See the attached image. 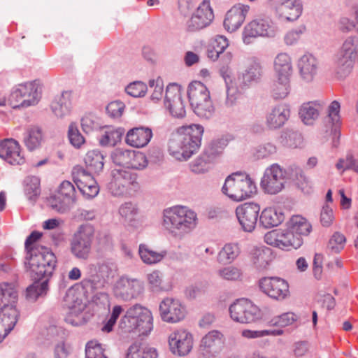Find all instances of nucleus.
<instances>
[{"label":"nucleus","instance_id":"f257e3e1","mask_svg":"<svg viewBox=\"0 0 358 358\" xmlns=\"http://www.w3.org/2000/svg\"><path fill=\"white\" fill-rule=\"evenodd\" d=\"M203 127L192 124L178 127L168 143V151L178 161H187L199 150L203 134Z\"/></svg>","mask_w":358,"mask_h":358},{"label":"nucleus","instance_id":"f03ea898","mask_svg":"<svg viewBox=\"0 0 358 358\" xmlns=\"http://www.w3.org/2000/svg\"><path fill=\"white\" fill-rule=\"evenodd\" d=\"M41 234L33 231L25 241L26 256L24 266L27 269L38 276L52 274L56 266V257L48 248L39 245L37 241Z\"/></svg>","mask_w":358,"mask_h":358},{"label":"nucleus","instance_id":"7ed1b4c3","mask_svg":"<svg viewBox=\"0 0 358 358\" xmlns=\"http://www.w3.org/2000/svg\"><path fill=\"white\" fill-rule=\"evenodd\" d=\"M196 213L186 206H176L163 210V229L174 238H183L196 227Z\"/></svg>","mask_w":358,"mask_h":358},{"label":"nucleus","instance_id":"20e7f679","mask_svg":"<svg viewBox=\"0 0 358 358\" xmlns=\"http://www.w3.org/2000/svg\"><path fill=\"white\" fill-rule=\"evenodd\" d=\"M119 325L125 333L148 335L153 329L152 312L148 308L136 303L127 310Z\"/></svg>","mask_w":358,"mask_h":358},{"label":"nucleus","instance_id":"39448f33","mask_svg":"<svg viewBox=\"0 0 358 358\" xmlns=\"http://www.w3.org/2000/svg\"><path fill=\"white\" fill-rule=\"evenodd\" d=\"M256 185L248 175L234 173L225 180L222 191L233 201H241L256 193Z\"/></svg>","mask_w":358,"mask_h":358},{"label":"nucleus","instance_id":"423d86ee","mask_svg":"<svg viewBox=\"0 0 358 358\" xmlns=\"http://www.w3.org/2000/svg\"><path fill=\"white\" fill-rule=\"evenodd\" d=\"M110 176L111 179L108 184V189L115 196L131 194L139 188L137 175L134 173L115 169L111 171Z\"/></svg>","mask_w":358,"mask_h":358},{"label":"nucleus","instance_id":"0eeeda50","mask_svg":"<svg viewBox=\"0 0 358 358\" xmlns=\"http://www.w3.org/2000/svg\"><path fill=\"white\" fill-rule=\"evenodd\" d=\"M94 235V229L90 224H81L71 241V251L79 259L89 258Z\"/></svg>","mask_w":358,"mask_h":358},{"label":"nucleus","instance_id":"6e6552de","mask_svg":"<svg viewBox=\"0 0 358 358\" xmlns=\"http://www.w3.org/2000/svg\"><path fill=\"white\" fill-rule=\"evenodd\" d=\"M264 240L269 245L287 251L298 249L303 243V239L292 231L287 226L285 229L267 232Z\"/></svg>","mask_w":358,"mask_h":358},{"label":"nucleus","instance_id":"1a4fd4ad","mask_svg":"<svg viewBox=\"0 0 358 358\" xmlns=\"http://www.w3.org/2000/svg\"><path fill=\"white\" fill-rule=\"evenodd\" d=\"M144 283L142 280L123 275L115 282L113 291L117 299L129 301L141 297L144 293Z\"/></svg>","mask_w":358,"mask_h":358},{"label":"nucleus","instance_id":"9d476101","mask_svg":"<svg viewBox=\"0 0 358 358\" xmlns=\"http://www.w3.org/2000/svg\"><path fill=\"white\" fill-rule=\"evenodd\" d=\"M76 201V191L75 187L68 180L63 181L59 186L56 194L49 199L51 208L59 213L69 211Z\"/></svg>","mask_w":358,"mask_h":358},{"label":"nucleus","instance_id":"9b49d317","mask_svg":"<svg viewBox=\"0 0 358 358\" xmlns=\"http://www.w3.org/2000/svg\"><path fill=\"white\" fill-rule=\"evenodd\" d=\"M229 310L234 321L243 324L255 322L261 318L259 308L245 299L236 300L229 306Z\"/></svg>","mask_w":358,"mask_h":358},{"label":"nucleus","instance_id":"f8f14e48","mask_svg":"<svg viewBox=\"0 0 358 358\" xmlns=\"http://www.w3.org/2000/svg\"><path fill=\"white\" fill-rule=\"evenodd\" d=\"M286 178L285 171L277 164L266 169L260 182V186L265 193L276 194L285 187Z\"/></svg>","mask_w":358,"mask_h":358},{"label":"nucleus","instance_id":"ddd939ff","mask_svg":"<svg viewBox=\"0 0 358 358\" xmlns=\"http://www.w3.org/2000/svg\"><path fill=\"white\" fill-rule=\"evenodd\" d=\"M164 107L174 118L182 119L186 115V106L182 97L181 87L176 83H171L166 87Z\"/></svg>","mask_w":358,"mask_h":358},{"label":"nucleus","instance_id":"4468645a","mask_svg":"<svg viewBox=\"0 0 358 358\" xmlns=\"http://www.w3.org/2000/svg\"><path fill=\"white\" fill-rule=\"evenodd\" d=\"M278 32L276 27L268 20L257 19L247 24L243 31V41L250 44L257 37H274Z\"/></svg>","mask_w":358,"mask_h":358},{"label":"nucleus","instance_id":"2eb2a0df","mask_svg":"<svg viewBox=\"0 0 358 358\" xmlns=\"http://www.w3.org/2000/svg\"><path fill=\"white\" fill-rule=\"evenodd\" d=\"M214 14L208 0H203L185 22L187 32H196L209 26Z\"/></svg>","mask_w":358,"mask_h":358},{"label":"nucleus","instance_id":"dca6fc26","mask_svg":"<svg viewBox=\"0 0 358 358\" xmlns=\"http://www.w3.org/2000/svg\"><path fill=\"white\" fill-rule=\"evenodd\" d=\"M170 351L175 355L184 357L193 348V335L184 329H178L171 332L168 338Z\"/></svg>","mask_w":358,"mask_h":358},{"label":"nucleus","instance_id":"f3484780","mask_svg":"<svg viewBox=\"0 0 358 358\" xmlns=\"http://www.w3.org/2000/svg\"><path fill=\"white\" fill-rule=\"evenodd\" d=\"M224 336L217 330L206 334L201 340L199 352L201 358H215L224 348Z\"/></svg>","mask_w":358,"mask_h":358},{"label":"nucleus","instance_id":"a211bd4d","mask_svg":"<svg viewBox=\"0 0 358 358\" xmlns=\"http://www.w3.org/2000/svg\"><path fill=\"white\" fill-rule=\"evenodd\" d=\"M159 311L164 322L172 324L184 320L187 313L186 308L180 301L171 297H166L160 302Z\"/></svg>","mask_w":358,"mask_h":358},{"label":"nucleus","instance_id":"6ab92c4d","mask_svg":"<svg viewBox=\"0 0 358 358\" xmlns=\"http://www.w3.org/2000/svg\"><path fill=\"white\" fill-rule=\"evenodd\" d=\"M260 206L253 202L244 203L236 208V216L242 228L245 232H252L255 229Z\"/></svg>","mask_w":358,"mask_h":358},{"label":"nucleus","instance_id":"aec40b11","mask_svg":"<svg viewBox=\"0 0 358 358\" xmlns=\"http://www.w3.org/2000/svg\"><path fill=\"white\" fill-rule=\"evenodd\" d=\"M73 179L80 192L87 198L95 197L99 187L92 175L80 166L73 167L72 171Z\"/></svg>","mask_w":358,"mask_h":358},{"label":"nucleus","instance_id":"412c9836","mask_svg":"<svg viewBox=\"0 0 358 358\" xmlns=\"http://www.w3.org/2000/svg\"><path fill=\"white\" fill-rule=\"evenodd\" d=\"M259 285L260 289L273 299L281 301L289 296V285L282 278L264 277L259 280Z\"/></svg>","mask_w":358,"mask_h":358},{"label":"nucleus","instance_id":"4be33fe9","mask_svg":"<svg viewBox=\"0 0 358 358\" xmlns=\"http://www.w3.org/2000/svg\"><path fill=\"white\" fill-rule=\"evenodd\" d=\"M262 66L260 63L253 60L243 71L238 73L237 77L234 81V87L239 92L245 90L252 83L259 82L262 76Z\"/></svg>","mask_w":358,"mask_h":358},{"label":"nucleus","instance_id":"5701e85b","mask_svg":"<svg viewBox=\"0 0 358 358\" xmlns=\"http://www.w3.org/2000/svg\"><path fill=\"white\" fill-rule=\"evenodd\" d=\"M0 158L11 165H22L25 162L19 143L13 138L0 141Z\"/></svg>","mask_w":358,"mask_h":358},{"label":"nucleus","instance_id":"b1692460","mask_svg":"<svg viewBox=\"0 0 358 358\" xmlns=\"http://www.w3.org/2000/svg\"><path fill=\"white\" fill-rule=\"evenodd\" d=\"M250 10V6L242 3H236L229 10L225 15L224 27L229 32L238 29L245 20Z\"/></svg>","mask_w":358,"mask_h":358},{"label":"nucleus","instance_id":"393cba45","mask_svg":"<svg viewBox=\"0 0 358 358\" xmlns=\"http://www.w3.org/2000/svg\"><path fill=\"white\" fill-rule=\"evenodd\" d=\"M290 116V110L286 104L279 103L273 106L266 114L265 124L268 129L282 127Z\"/></svg>","mask_w":358,"mask_h":358},{"label":"nucleus","instance_id":"a878e982","mask_svg":"<svg viewBox=\"0 0 358 358\" xmlns=\"http://www.w3.org/2000/svg\"><path fill=\"white\" fill-rule=\"evenodd\" d=\"M27 270L30 271L35 281L26 289L25 297L29 301L35 302L38 299L46 296L49 290V278L52 274L38 276L29 269Z\"/></svg>","mask_w":358,"mask_h":358},{"label":"nucleus","instance_id":"bb28decb","mask_svg":"<svg viewBox=\"0 0 358 358\" xmlns=\"http://www.w3.org/2000/svg\"><path fill=\"white\" fill-rule=\"evenodd\" d=\"M152 136L150 128L141 126L129 129L127 133L125 141L133 148H141L149 143Z\"/></svg>","mask_w":358,"mask_h":358},{"label":"nucleus","instance_id":"cd10ccee","mask_svg":"<svg viewBox=\"0 0 358 358\" xmlns=\"http://www.w3.org/2000/svg\"><path fill=\"white\" fill-rule=\"evenodd\" d=\"M64 306L69 309V315L66 320L74 324L71 317L79 316L85 309L86 305L80 298V294L73 287L67 289L64 296Z\"/></svg>","mask_w":358,"mask_h":358},{"label":"nucleus","instance_id":"c85d7f7f","mask_svg":"<svg viewBox=\"0 0 358 358\" xmlns=\"http://www.w3.org/2000/svg\"><path fill=\"white\" fill-rule=\"evenodd\" d=\"M278 17L286 21H294L302 13V4L299 0H286L276 7Z\"/></svg>","mask_w":358,"mask_h":358},{"label":"nucleus","instance_id":"c756f323","mask_svg":"<svg viewBox=\"0 0 358 358\" xmlns=\"http://www.w3.org/2000/svg\"><path fill=\"white\" fill-rule=\"evenodd\" d=\"M298 69L301 78L306 83L311 82L317 71V61L316 58L310 53L301 56L298 61Z\"/></svg>","mask_w":358,"mask_h":358},{"label":"nucleus","instance_id":"7c9ffc66","mask_svg":"<svg viewBox=\"0 0 358 358\" xmlns=\"http://www.w3.org/2000/svg\"><path fill=\"white\" fill-rule=\"evenodd\" d=\"M158 352L156 348L148 344L135 341L128 348L126 358H157Z\"/></svg>","mask_w":358,"mask_h":358},{"label":"nucleus","instance_id":"2f4dec72","mask_svg":"<svg viewBox=\"0 0 358 358\" xmlns=\"http://www.w3.org/2000/svg\"><path fill=\"white\" fill-rule=\"evenodd\" d=\"M18 292L14 285L10 283L0 284V308L1 309L16 308L15 303Z\"/></svg>","mask_w":358,"mask_h":358},{"label":"nucleus","instance_id":"473e14b6","mask_svg":"<svg viewBox=\"0 0 358 358\" xmlns=\"http://www.w3.org/2000/svg\"><path fill=\"white\" fill-rule=\"evenodd\" d=\"M71 108V94L64 92L55 97L51 103V110L55 116L59 118L70 114Z\"/></svg>","mask_w":358,"mask_h":358},{"label":"nucleus","instance_id":"72a5a7b5","mask_svg":"<svg viewBox=\"0 0 358 358\" xmlns=\"http://www.w3.org/2000/svg\"><path fill=\"white\" fill-rule=\"evenodd\" d=\"M287 226L303 239V237L309 236L313 230L310 222L306 217L299 215L292 216L287 222Z\"/></svg>","mask_w":358,"mask_h":358},{"label":"nucleus","instance_id":"f704fd0d","mask_svg":"<svg viewBox=\"0 0 358 358\" xmlns=\"http://www.w3.org/2000/svg\"><path fill=\"white\" fill-rule=\"evenodd\" d=\"M272 250L267 247L254 248L251 252V261L258 269H265L273 260Z\"/></svg>","mask_w":358,"mask_h":358},{"label":"nucleus","instance_id":"c9c22d12","mask_svg":"<svg viewBox=\"0 0 358 358\" xmlns=\"http://www.w3.org/2000/svg\"><path fill=\"white\" fill-rule=\"evenodd\" d=\"M290 77L275 76L271 87V94L275 100L285 99L290 93Z\"/></svg>","mask_w":358,"mask_h":358},{"label":"nucleus","instance_id":"e433bc0d","mask_svg":"<svg viewBox=\"0 0 358 358\" xmlns=\"http://www.w3.org/2000/svg\"><path fill=\"white\" fill-rule=\"evenodd\" d=\"M284 220V214L275 208L264 209L259 216L261 225L268 229L278 226Z\"/></svg>","mask_w":358,"mask_h":358},{"label":"nucleus","instance_id":"4c0bfd02","mask_svg":"<svg viewBox=\"0 0 358 358\" xmlns=\"http://www.w3.org/2000/svg\"><path fill=\"white\" fill-rule=\"evenodd\" d=\"M43 141V132L38 126L29 127L24 134L23 142L27 148L34 150L38 148Z\"/></svg>","mask_w":358,"mask_h":358},{"label":"nucleus","instance_id":"58836bf2","mask_svg":"<svg viewBox=\"0 0 358 358\" xmlns=\"http://www.w3.org/2000/svg\"><path fill=\"white\" fill-rule=\"evenodd\" d=\"M124 134L122 127H108L102 130L99 141L102 146H114L121 141Z\"/></svg>","mask_w":358,"mask_h":358},{"label":"nucleus","instance_id":"ea45409f","mask_svg":"<svg viewBox=\"0 0 358 358\" xmlns=\"http://www.w3.org/2000/svg\"><path fill=\"white\" fill-rule=\"evenodd\" d=\"M187 94L191 105L208 99L210 96L206 85L200 81L192 82L189 85Z\"/></svg>","mask_w":358,"mask_h":358},{"label":"nucleus","instance_id":"a19ab883","mask_svg":"<svg viewBox=\"0 0 358 358\" xmlns=\"http://www.w3.org/2000/svg\"><path fill=\"white\" fill-rule=\"evenodd\" d=\"M84 160L90 171L99 174L103 171L105 157L99 150H93L87 152Z\"/></svg>","mask_w":358,"mask_h":358},{"label":"nucleus","instance_id":"79ce46f5","mask_svg":"<svg viewBox=\"0 0 358 358\" xmlns=\"http://www.w3.org/2000/svg\"><path fill=\"white\" fill-rule=\"evenodd\" d=\"M21 87L26 88V92L22 93V107H28L37 104L41 98V91L38 85L34 82L21 85Z\"/></svg>","mask_w":358,"mask_h":358},{"label":"nucleus","instance_id":"37998d69","mask_svg":"<svg viewBox=\"0 0 358 358\" xmlns=\"http://www.w3.org/2000/svg\"><path fill=\"white\" fill-rule=\"evenodd\" d=\"M275 76L290 77L292 71V61L287 53L278 54L274 60Z\"/></svg>","mask_w":358,"mask_h":358},{"label":"nucleus","instance_id":"c03bdc74","mask_svg":"<svg viewBox=\"0 0 358 358\" xmlns=\"http://www.w3.org/2000/svg\"><path fill=\"white\" fill-rule=\"evenodd\" d=\"M138 254L144 264L152 265L160 262L166 255V252H157L146 245L141 244L138 248Z\"/></svg>","mask_w":358,"mask_h":358},{"label":"nucleus","instance_id":"a18cd8bd","mask_svg":"<svg viewBox=\"0 0 358 358\" xmlns=\"http://www.w3.org/2000/svg\"><path fill=\"white\" fill-rule=\"evenodd\" d=\"M318 101L303 103L300 108L299 115L306 124H312L319 116L320 104Z\"/></svg>","mask_w":358,"mask_h":358},{"label":"nucleus","instance_id":"49530a36","mask_svg":"<svg viewBox=\"0 0 358 358\" xmlns=\"http://www.w3.org/2000/svg\"><path fill=\"white\" fill-rule=\"evenodd\" d=\"M228 46L227 38L223 35H217L213 38L210 48L208 50V57L213 61L217 60Z\"/></svg>","mask_w":358,"mask_h":358},{"label":"nucleus","instance_id":"de8ad7c7","mask_svg":"<svg viewBox=\"0 0 358 358\" xmlns=\"http://www.w3.org/2000/svg\"><path fill=\"white\" fill-rule=\"evenodd\" d=\"M241 250L237 243H227L218 252L217 260L220 263L230 264L239 255Z\"/></svg>","mask_w":358,"mask_h":358},{"label":"nucleus","instance_id":"09e8293b","mask_svg":"<svg viewBox=\"0 0 358 358\" xmlns=\"http://www.w3.org/2000/svg\"><path fill=\"white\" fill-rule=\"evenodd\" d=\"M24 194L30 201H36L41 193L40 179L36 176H27L23 182Z\"/></svg>","mask_w":358,"mask_h":358},{"label":"nucleus","instance_id":"8fccbe9b","mask_svg":"<svg viewBox=\"0 0 358 358\" xmlns=\"http://www.w3.org/2000/svg\"><path fill=\"white\" fill-rule=\"evenodd\" d=\"M353 68V59L336 55L335 60V72L340 79L346 78L352 71Z\"/></svg>","mask_w":358,"mask_h":358},{"label":"nucleus","instance_id":"3c124183","mask_svg":"<svg viewBox=\"0 0 358 358\" xmlns=\"http://www.w3.org/2000/svg\"><path fill=\"white\" fill-rule=\"evenodd\" d=\"M194 113L203 119H209L215 113V107L211 101L210 96L208 99H204L201 102L191 105Z\"/></svg>","mask_w":358,"mask_h":358},{"label":"nucleus","instance_id":"603ef678","mask_svg":"<svg viewBox=\"0 0 358 358\" xmlns=\"http://www.w3.org/2000/svg\"><path fill=\"white\" fill-rule=\"evenodd\" d=\"M213 163L203 152L189 164V169L194 173L203 174L209 171Z\"/></svg>","mask_w":358,"mask_h":358},{"label":"nucleus","instance_id":"864d4df0","mask_svg":"<svg viewBox=\"0 0 358 358\" xmlns=\"http://www.w3.org/2000/svg\"><path fill=\"white\" fill-rule=\"evenodd\" d=\"M118 212L124 222L131 224L136 220L138 209L136 204L131 202H125L120 206Z\"/></svg>","mask_w":358,"mask_h":358},{"label":"nucleus","instance_id":"5fc2aeb1","mask_svg":"<svg viewBox=\"0 0 358 358\" xmlns=\"http://www.w3.org/2000/svg\"><path fill=\"white\" fill-rule=\"evenodd\" d=\"M226 146L225 141L215 140L213 141L205 149L203 154L212 162L219 157L223 152Z\"/></svg>","mask_w":358,"mask_h":358},{"label":"nucleus","instance_id":"6e6d98bb","mask_svg":"<svg viewBox=\"0 0 358 358\" xmlns=\"http://www.w3.org/2000/svg\"><path fill=\"white\" fill-rule=\"evenodd\" d=\"M358 47V38L356 36H349L343 42L341 51L338 55L348 57L352 59L355 57Z\"/></svg>","mask_w":358,"mask_h":358},{"label":"nucleus","instance_id":"4d7b16f0","mask_svg":"<svg viewBox=\"0 0 358 358\" xmlns=\"http://www.w3.org/2000/svg\"><path fill=\"white\" fill-rule=\"evenodd\" d=\"M85 358H108L102 345L96 341L87 342L85 347Z\"/></svg>","mask_w":358,"mask_h":358},{"label":"nucleus","instance_id":"13d9d810","mask_svg":"<svg viewBox=\"0 0 358 358\" xmlns=\"http://www.w3.org/2000/svg\"><path fill=\"white\" fill-rule=\"evenodd\" d=\"M132 155L133 150L117 148L113 152L111 157L114 164L127 168Z\"/></svg>","mask_w":358,"mask_h":358},{"label":"nucleus","instance_id":"bf43d9fd","mask_svg":"<svg viewBox=\"0 0 358 358\" xmlns=\"http://www.w3.org/2000/svg\"><path fill=\"white\" fill-rule=\"evenodd\" d=\"M146 279L152 292H158L163 289V275L159 271H152L147 275Z\"/></svg>","mask_w":358,"mask_h":358},{"label":"nucleus","instance_id":"052dcab7","mask_svg":"<svg viewBox=\"0 0 358 358\" xmlns=\"http://www.w3.org/2000/svg\"><path fill=\"white\" fill-rule=\"evenodd\" d=\"M345 242L346 238L343 234L335 232L329 241L328 248L333 252H339L344 248Z\"/></svg>","mask_w":358,"mask_h":358},{"label":"nucleus","instance_id":"680f3d73","mask_svg":"<svg viewBox=\"0 0 358 358\" xmlns=\"http://www.w3.org/2000/svg\"><path fill=\"white\" fill-rule=\"evenodd\" d=\"M133 156L129 162L127 168L133 169H143L148 165V160L145 155L141 152L133 150Z\"/></svg>","mask_w":358,"mask_h":358},{"label":"nucleus","instance_id":"e2e57ef3","mask_svg":"<svg viewBox=\"0 0 358 358\" xmlns=\"http://www.w3.org/2000/svg\"><path fill=\"white\" fill-rule=\"evenodd\" d=\"M217 273L222 279L232 281L239 280L242 275L241 270L232 266L220 269Z\"/></svg>","mask_w":358,"mask_h":358},{"label":"nucleus","instance_id":"0e129e2a","mask_svg":"<svg viewBox=\"0 0 358 358\" xmlns=\"http://www.w3.org/2000/svg\"><path fill=\"white\" fill-rule=\"evenodd\" d=\"M295 320L296 317L294 313H285L273 317L270 321V324L272 326L285 327L291 325Z\"/></svg>","mask_w":358,"mask_h":358},{"label":"nucleus","instance_id":"69168bd1","mask_svg":"<svg viewBox=\"0 0 358 358\" xmlns=\"http://www.w3.org/2000/svg\"><path fill=\"white\" fill-rule=\"evenodd\" d=\"M127 93L133 97L143 96L147 91V86L143 82L135 81L125 88Z\"/></svg>","mask_w":358,"mask_h":358},{"label":"nucleus","instance_id":"338daca9","mask_svg":"<svg viewBox=\"0 0 358 358\" xmlns=\"http://www.w3.org/2000/svg\"><path fill=\"white\" fill-rule=\"evenodd\" d=\"M125 105L122 101H113L110 102L106 108V113L112 118L120 117L124 110Z\"/></svg>","mask_w":358,"mask_h":358},{"label":"nucleus","instance_id":"774afa93","mask_svg":"<svg viewBox=\"0 0 358 358\" xmlns=\"http://www.w3.org/2000/svg\"><path fill=\"white\" fill-rule=\"evenodd\" d=\"M68 135L70 143L75 148H78L84 144L85 138L75 124H71L69 125Z\"/></svg>","mask_w":358,"mask_h":358}]
</instances>
